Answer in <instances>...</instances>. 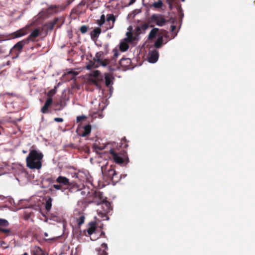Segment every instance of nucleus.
I'll return each instance as SVG.
<instances>
[{"label": "nucleus", "mask_w": 255, "mask_h": 255, "mask_svg": "<svg viewBox=\"0 0 255 255\" xmlns=\"http://www.w3.org/2000/svg\"><path fill=\"white\" fill-rule=\"evenodd\" d=\"M159 57V53L157 50L154 49L151 51L150 54L148 57V61L150 63L156 62Z\"/></svg>", "instance_id": "obj_17"}, {"label": "nucleus", "mask_w": 255, "mask_h": 255, "mask_svg": "<svg viewBox=\"0 0 255 255\" xmlns=\"http://www.w3.org/2000/svg\"><path fill=\"white\" fill-rule=\"evenodd\" d=\"M151 6L155 8H160L163 6V2L161 0H158L157 1L153 2Z\"/></svg>", "instance_id": "obj_28"}, {"label": "nucleus", "mask_w": 255, "mask_h": 255, "mask_svg": "<svg viewBox=\"0 0 255 255\" xmlns=\"http://www.w3.org/2000/svg\"><path fill=\"white\" fill-rule=\"evenodd\" d=\"M110 63V61L109 59H104L103 60H101L99 62V64L100 65H102L104 67H105L108 65Z\"/></svg>", "instance_id": "obj_35"}, {"label": "nucleus", "mask_w": 255, "mask_h": 255, "mask_svg": "<svg viewBox=\"0 0 255 255\" xmlns=\"http://www.w3.org/2000/svg\"><path fill=\"white\" fill-rule=\"evenodd\" d=\"M118 68H119V66H110L109 67V70L112 71L116 70Z\"/></svg>", "instance_id": "obj_46"}, {"label": "nucleus", "mask_w": 255, "mask_h": 255, "mask_svg": "<svg viewBox=\"0 0 255 255\" xmlns=\"http://www.w3.org/2000/svg\"><path fill=\"white\" fill-rule=\"evenodd\" d=\"M54 240V238H52V239H47L46 240L47 241H52V240Z\"/></svg>", "instance_id": "obj_56"}, {"label": "nucleus", "mask_w": 255, "mask_h": 255, "mask_svg": "<svg viewBox=\"0 0 255 255\" xmlns=\"http://www.w3.org/2000/svg\"><path fill=\"white\" fill-rule=\"evenodd\" d=\"M42 250L41 249L38 247H35L31 250V255H42Z\"/></svg>", "instance_id": "obj_25"}, {"label": "nucleus", "mask_w": 255, "mask_h": 255, "mask_svg": "<svg viewBox=\"0 0 255 255\" xmlns=\"http://www.w3.org/2000/svg\"><path fill=\"white\" fill-rule=\"evenodd\" d=\"M88 27L86 25H82L80 28L81 32L83 34L86 33L88 31Z\"/></svg>", "instance_id": "obj_39"}, {"label": "nucleus", "mask_w": 255, "mask_h": 255, "mask_svg": "<svg viewBox=\"0 0 255 255\" xmlns=\"http://www.w3.org/2000/svg\"><path fill=\"white\" fill-rule=\"evenodd\" d=\"M9 225L8 222L3 219H0V226L6 227Z\"/></svg>", "instance_id": "obj_37"}, {"label": "nucleus", "mask_w": 255, "mask_h": 255, "mask_svg": "<svg viewBox=\"0 0 255 255\" xmlns=\"http://www.w3.org/2000/svg\"><path fill=\"white\" fill-rule=\"evenodd\" d=\"M89 228L87 232L88 236H91L93 234H96L97 223L96 222H91L88 224Z\"/></svg>", "instance_id": "obj_13"}, {"label": "nucleus", "mask_w": 255, "mask_h": 255, "mask_svg": "<svg viewBox=\"0 0 255 255\" xmlns=\"http://www.w3.org/2000/svg\"><path fill=\"white\" fill-rule=\"evenodd\" d=\"M91 131V126L89 124L85 126L83 130L79 129L78 134L82 137H85L90 133Z\"/></svg>", "instance_id": "obj_14"}, {"label": "nucleus", "mask_w": 255, "mask_h": 255, "mask_svg": "<svg viewBox=\"0 0 255 255\" xmlns=\"http://www.w3.org/2000/svg\"><path fill=\"white\" fill-rule=\"evenodd\" d=\"M66 103L63 102L62 101H60L57 103L56 106H59V107L56 109V110L60 111L65 106Z\"/></svg>", "instance_id": "obj_33"}, {"label": "nucleus", "mask_w": 255, "mask_h": 255, "mask_svg": "<svg viewBox=\"0 0 255 255\" xmlns=\"http://www.w3.org/2000/svg\"><path fill=\"white\" fill-rule=\"evenodd\" d=\"M89 81L95 85L98 88H101V86L100 84V82L102 81L100 79L95 78L92 77H89Z\"/></svg>", "instance_id": "obj_20"}, {"label": "nucleus", "mask_w": 255, "mask_h": 255, "mask_svg": "<svg viewBox=\"0 0 255 255\" xmlns=\"http://www.w3.org/2000/svg\"><path fill=\"white\" fill-rule=\"evenodd\" d=\"M171 31H173L176 29V26L172 25H171Z\"/></svg>", "instance_id": "obj_52"}, {"label": "nucleus", "mask_w": 255, "mask_h": 255, "mask_svg": "<svg viewBox=\"0 0 255 255\" xmlns=\"http://www.w3.org/2000/svg\"><path fill=\"white\" fill-rule=\"evenodd\" d=\"M90 77L103 80V77L100 75V72L98 70H95L91 73L90 75Z\"/></svg>", "instance_id": "obj_27"}, {"label": "nucleus", "mask_w": 255, "mask_h": 255, "mask_svg": "<svg viewBox=\"0 0 255 255\" xmlns=\"http://www.w3.org/2000/svg\"><path fill=\"white\" fill-rule=\"evenodd\" d=\"M103 54V52H97L96 54L95 58L93 59V61H90L86 65L87 69H91L93 68H98L99 66V62L102 60L101 57Z\"/></svg>", "instance_id": "obj_8"}, {"label": "nucleus", "mask_w": 255, "mask_h": 255, "mask_svg": "<svg viewBox=\"0 0 255 255\" xmlns=\"http://www.w3.org/2000/svg\"><path fill=\"white\" fill-rule=\"evenodd\" d=\"M101 32V29L100 27L95 28L91 32V37L92 39L98 38Z\"/></svg>", "instance_id": "obj_21"}, {"label": "nucleus", "mask_w": 255, "mask_h": 255, "mask_svg": "<svg viewBox=\"0 0 255 255\" xmlns=\"http://www.w3.org/2000/svg\"><path fill=\"white\" fill-rule=\"evenodd\" d=\"M114 79V78L111 74L107 73L105 74V84L107 87H110V92L113 89V87L111 86L113 84Z\"/></svg>", "instance_id": "obj_12"}, {"label": "nucleus", "mask_w": 255, "mask_h": 255, "mask_svg": "<svg viewBox=\"0 0 255 255\" xmlns=\"http://www.w3.org/2000/svg\"><path fill=\"white\" fill-rule=\"evenodd\" d=\"M56 182L57 183L64 186H67V188L69 189L70 192H73V190L75 189L76 191H79L78 186L77 184L72 185L69 181V179L66 177L59 176L56 179Z\"/></svg>", "instance_id": "obj_5"}, {"label": "nucleus", "mask_w": 255, "mask_h": 255, "mask_svg": "<svg viewBox=\"0 0 255 255\" xmlns=\"http://www.w3.org/2000/svg\"><path fill=\"white\" fill-rule=\"evenodd\" d=\"M107 21H112V22H113L112 25L111 26H110L109 27H108V28L111 29L114 26V23L116 21V17L113 14H108L107 15Z\"/></svg>", "instance_id": "obj_24"}, {"label": "nucleus", "mask_w": 255, "mask_h": 255, "mask_svg": "<svg viewBox=\"0 0 255 255\" xmlns=\"http://www.w3.org/2000/svg\"><path fill=\"white\" fill-rule=\"evenodd\" d=\"M113 52H114V58L117 57L119 55L118 51L117 49H114L113 50Z\"/></svg>", "instance_id": "obj_47"}, {"label": "nucleus", "mask_w": 255, "mask_h": 255, "mask_svg": "<svg viewBox=\"0 0 255 255\" xmlns=\"http://www.w3.org/2000/svg\"><path fill=\"white\" fill-rule=\"evenodd\" d=\"M141 27H140V26H137V27L136 28V33L137 34H139L141 33Z\"/></svg>", "instance_id": "obj_49"}, {"label": "nucleus", "mask_w": 255, "mask_h": 255, "mask_svg": "<svg viewBox=\"0 0 255 255\" xmlns=\"http://www.w3.org/2000/svg\"><path fill=\"white\" fill-rule=\"evenodd\" d=\"M64 8L62 6L57 5H51L45 10L39 12L38 18L44 19L48 17L50 15L62 11Z\"/></svg>", "instance_id": "obj_3"}, {"label": "nucleus", "mask_w": 255, "mask_h": 255, "mask_svg": "<svg viewBox=\"0 0 255 255\" xmlns=\"http://www.w3.org/2000/svg\"><path fill=\"white\" fill-rule=\"evenodd\" d=\"M121 147L124 148H126L128 147V144L126 139V137H124L122 140Z\"/></svg>", "instance_id": "obj_38"}, {"label": "nucleus", "mask_w": 255, "mask_h": 255, "mask_svg": "<svg viewBox=\"0 0 255 255\" xmlns=\"http://www.w3.org/2000/svg\"><path fill=\"white\" fill-rule=\"evenodd\" d=\"M101 248L97 250L98 255H108L106 250H108V245L106 243H103L101 245Z\"/></svg>", "instance_id": "obj_19"}, {"label": "nucleus", "mask_w": 255, "mask_h": 255, "mask_svg": "<svg viewBox=\"0 0 255 255\" xmlns=\"http://www.w3.org/2000/svg\"><path fill=\"white\" fill-rule=\"evenodd\" d=\"M111 158L115 162L119 164H122L124 163L127 164L129 162L127 152L124 149L111 148L110 150Z\"/></svg>", "instance_id": "obj_2"}, {"label": "nucleus", "mask_w": 255, "mask_h": 255, "mask_svg": "<svg viewBox=\"0 0 255 255\" xmlns=\"http://www.w3.org/2000/svg\"><path fill=\"white\" fill-rule=\"evenodd\" d=\"M128 45L125 42H123L120 45V49L123 51H127L128 49Z\"/></svg>", "instance_id": "obj_34"}, {"label": "nucleus", "mask_w": 255, "mask_h": 255, "mask_svg": "<svg viewBox=\"0 0 255 255\" xmlns=\"http://www.w3.org/2000/svg\"><path fill=\"white\" fill-rule=\"evenodd\" d=\"M90 237V239L92 241H96L100 238V235H97L96 234H93L92 236H91Z\"/></svg>", "instance_id": "obj_42"}, {"label": "nucleus", "mask_w": 255, "mask_h": 255, "mask_svg": "<svg viewBox=\"0 0 255 255\" xmlns=\"http://www.w3.org/2000/svg\"><path fill=\"white\" fill-rule=\"evenodd\" d=\"M56 87H55L53 89L50 90L47 94L48 99H52L53 96L56 93Z\"/></svg>", "instance_id": "obj_29"}, {"label": "nucleus", "mask_w": 255, "mask_h": 255, "mask_svg": "<svg viewBox=\"0 0 255 255\" xmlns=\"http://www.w3.org/2000/svg\"><path fill=\"white\" fill-rule=\"evenodd\" d=\"M94 146L95 149L98 148L99 150H102L103 149V148L99 147L97 145H94Z\"/></svg>", "instance_id": "obj_54"}, {"label": "nucleus", "mask_w": 255, "mask_h": 255, "mask_svg": "<svg viewBox=\"0 0 255 255\" xmlns=\"http://www.w3.org/2000/svg\"><path fill=\"white\" fill-rule=\"evenodd\" d=\"M53 187L56 189V190H62V186L60 184H54L53 185Z\"/></svg>", "instance_id": "obj_45"}, {"label": "nucleus", "mask_w": 255, "mask_h": 255, "mask_svg": "<svg viewBox=\"0 0 255 255\" xmlns=\"http://www.w3.org/2000/svg\"><path fill=\"white\" fill-rule=\"evenodd\" d=\"M99 235H100V237L102 236H103L104 237H106L105 232L103 231H102L101 233H100V234H99Z\"/></svg>", "instance_id": "obj_53"}, {"label": "nucleus", "mask_w": 255, "mask_h": 255, "mask_svg": "<svg viewBox=\"0 0 255 255\" xmlns=\"http://www.w3.org/2000/svg\"><path fill=\"white\" fill-rule=\"evenodd\" d=\"M131 60L128 58H123L119 61V65L123 68V70L129 68Z\"/></svg>", "instance_id": "obj_16"}, {"label": "nucleus", "mask_w": 255, "mask_h": 255, "mask_svg": "<svg viewBox=\"0 0 255 255\" xmlns=\"http://www.w3.org/2000/svg\"><path fill=\"white\" fill-rule=\"evenodd\" d=\"M108 176L110 178L113 182H118L119 178L117 172L114 169H110L108 171Z\"/></svg>", "instance_id": "obj_15"}, {"label": "nucleus", "mask_w": 255, "mask_h": 255, "mask_svg": "<svg viewBox=\"0 0 255 255\" xmlns=\"http://www.w3.org/2000/svg\"><path fill=\"white\" fill-rule=\"evenodd\" d=\"M159 29L157 28H153L149 33L148 39L150 40L153 39L155 38L157 32H158Z\"/></svg>", "instance_id": "obj_23"}, {"label": "nucleus", "mask_w": 255, "mask_h": 255, "mask_svg": "<svg viewBox=\"0 0 255 255\" xmlns=\"http://www.w3.org/2000/svg\"><path fill=\"white\" fill-rule=\"evenodd\" d=\"M74 0H67V5L70 4Z\"/></svg>", "instance_id": "obj_55"}, {"label": "nucleus", "mask_w": 255, "mask_h": 255, "mask_svg": "<svg viewBox=\"0 0 255 255\" xmlns=\"http://www.w3.org/2000/svg\"><path fill=\"white\" fill-rule=\"evenodd\" d=\"M102 193L101 192H100V191H98V192H94L92 195H93V200L91 201L92 203H94V201L95 200H99V198L98 197H97L96 195V193Z\"/></svg>", "instance_id": "obj_41"}, {"label": "nucleus", "mask_w": 255, "mask_h": 255, "mask_svg": "<svg viewBox=\"0 0 255 255\" xmlns=\"http://www.w3.org/2000/svg\"><path fill=\"white\" fill-rule=\"evenodd\" d=\"M84 193V192L83 191H82L81 192V194H83Z\"/></svg>", "instance_id": "obj_60"}, {"label": "nucleus", "mask_w": 255, "mask_h": 255, "mask_svg": "<svg viewBox=\"0 0 255 255\" xmlns=\"http://www.w3.org/2000/svg\"><path fill=\"white\" fill-rule=\"evenodd\" d=\"M182 0V1H185V0Z\"/></svg>", "instance_id": "obj_61"}, {"label": "nucleus", "mask_w": 255, "mask_h": 255, "mask_svg": "<svg viewBox=\"0 0 255 255\" xmlns=\"http://www.w3.org/2000/svg\"><path fill=\"white\" fill-rule=\"evenodd\" d=\"M140 27L141 28V30H145L148 27V24L147 23H143L140 25Z\"/></svg>", "instance_id": "obj_44"}, {"label": "nucleus", "mask_w": 255, "mask_h": 255, "mask_svg": "<svg viewBox=\"0 0 255 255\" xmlns=\"http://www.w3.org/2000/svg\"><path fill=\"white\" fill-rule=\"evenodd\" d=\"M52 198L50 197H48L46 200L45 202V209L47 211H49L52 206Z\"/></svg>", "instance_id": "obj_26"}, {"label": "nucleus", "mask_w": 255, "mask_h": 255, "mask_svg": "<svg viewBox=\"0 0 255 255\" xmlns=\"http://www.w3.org/2000/svg\"><path fill=\"white\" fill-rule=\"evenodd\" d=\"M136 0H130V1L128 3V5H131L135 2Z\"/></svg>", "instance_id": "obj_51"}, {"label": "nucleus", "mask_w": 255, "mask_h": 255, "mask_svg": "<svg viewBox=\"0 0 255 255\" xmlns=\"http://www.w3.org/2000/svg\"><path fill=\"white\" fill-rule=\"evenodd\" d=\"M127 41L128 42H132L135 40V37H133L132 35V33L131 32H127Z\"/></svg>", "instance_id": "obj_30"}, {"label": "nucleus", "mask_w": 255, "mask_h": 255, "mask_svg": "<svg viewBox=\"0 0 255 255\" xmlns=\"http://www.w3.org/2000/svg\"><path fill=\"white\" fill-rule=\"evenodd\" d=\"M53 102L52 99H47L41 109V112L43 114H46L48 113V108L52 105Z\"/></svg>", "instance_id": "obj_18"}, {"label": "nucleus", "mask_w": 255, "mask_h": 255, "mask_svg": "<svg viewBox=\"0 0 255 255\" xmlns=\"http://www.w3.org/2000/svg\"><path fill=\"white\" fill-rule=\"evenodd\" d=\"M96 195L97 197L99 198V200L97 201L95 200L94 201V204L97 205L103 204L104 205V210L107 213H109L111 210H112L111 203L106 200V198H104L103 193H96Z\"/></svg>", "instance_id": "obj_4"}, {"label": "nucleus", "mask_w": 255, "mask_h": 255, "mask_svg": "<svg viewBox=\"0 0 255 255\" xmlns=\"http://www.w3.org/2000/svg\"><path fill=\"white\" fill-rule=\"evenodd\" d=\"M0 232L4 233L6 236L11 235L12 234L11 231L8 229L0 228Z\"/></svg>", "instance_id": "obj_36"}, {"label": "nucleus", "mask_w": 255, "mask_h": 255, "mask_svg": "<svg viewBox=\"0 0 255 255\" xmlns=\"http://www.w3.org/2000/svg\"><path fill=\"white\" fill-rule=\"evenodd\" d=\"M87 118V117L84 115H82L80 116H78L77 117L76 120L77 122L79 123L81 122L83 120L86 119Z\"/></svg>", "instance_id": "obj_40"}, {"label": "nucleus", "mask_w": 255, "mask_h": 255, "mask_svg": "<svg viewBox=\"0 0 255 255\" xmlns=\"http://www.w3.org/2000/svg\"><path fill=\"white\" fill-rule=\"evenodd\" d=\"M150 22H154L156 25L162 26L166 23V20L163 15L159 14H153L150 18Z\"/></svg>", "instance_id": "obj_9"}, {"label": "nucleus", "mask_w": 255, "mask_h": 255, "mask_svg": "<svg viewBox=\"0 0 255 255\" xmlns=\"http://www.w3.org/2000/svg\"><path fill=\"white\" fill-rule=\"evenodd\" d=\"M166 1L168 3V4L170 6H171V5H172L173 2L174 1V0H166Z\"/></svg>", "instance_id": "obj_50"}, {"label": "nucleus", "mask_w": 255, "mask_h": 255, "mask_svg": "<svg viewBox=\"0 0 255 255\" xmlns=\"http://www.w3.org/2000/svg\"><path fill=\"white\" fill-rule=\"evenodd\" d=\"M44 236L46 237H48V234L47 233H44Z\"/></svg>", "instance_id": "obj_57"}, {"label": "nucleus", "mask_w": 255, "mask_h": 255, "mask_svg": "<svg viewBox=\"0 0 255 255\" xmlns=\"http://www.w3.org/2000/svg\"><path fill=\"white\" fill-rule=\"evenodd\" d=\"M63 21L61 17H56L53 20L49 21L43 25V28L46 31H52L56 25L57 28H59Z\"/></svg>", "instance_id": "obj_6"}, {"label": "nucleus", "mask_w": 255, "mask_h": 255, "mask_svg": "<svg viewBox=\"0 0 255 255\" xmlns=\"http://www.w3.org/2000/svg\"><path fill=\"white\" fill-rule=\"evenodd\" d=\"M85 216L84 215H81L78 219H77L78 226H81L85 222Z\"/></svg>", "instance_id": "obj_32"}, {"label": "nucleus", "mask_w": 255, "mask_h": 255, "mask_svg": "<svg viewBox=\"0 0 255 255\" xmlns=\"http://www.w3.org/2000/svg\"><path fill=\"white\" fill-rule=\"evenodd\" d=\"M22 255H28V253H24L23 254H22Z\"/></svg>", "instance_id": "obj_58"}, {"label": "nucleus", "mask_w": 255, "mask_h": 255, "mask_svg": "<svg viewBox=\"0 0 255 255\" xmlns=\"http://www.w3.org/2000/svg\"><path fill=\"white\" fill-rule=\"evenodd\" d=\"M41 32L40 28H36L32 31L30 35L24 39L28 43L29 41L34 42L37 37L40 36Z\"/></svg>", "instance_id": "obj_10"}, {"label": "nucleus", "mask_w": 255, "mask_h": 255, "mask_svg": "<svg viewBox=\"0 0 255 255\" xmlns=\"http://www.w3.org/2000/svg\"><path fill=\"white\" fill-rule=\"evenodd\" d=\"M163 44V36L159 35L157 39L154 42V46L156 48H159L162 46Z\"/></svg>", "instance_id": "obj_22"}, {"label": "nucleus", "mask_w": 255, "mask_h": 255, "mask_svg": "<svg viewBox=\"0 0 255 255\" xmlns=\"http://www.w3.org/2000/svg\"><path fill=\"white\" fill-rule=\"evenodd\" d=\"M105 22V16L104 14H102L101 16L100 19L97 20V23L99 26H102Z\"/></svg>", "instance_id": "obj_31"}, {"label": "nucleus", "mask_w": 255, "mask_h": 255, "mask_svg": "<svg viewBox=\"0 0 255 255\" xmlns=\"http://www.w3.org/2000/svg\"><path fill=\"white\" fill-rule=\"evenodd\" d=\"M30 25H26L25 27L15 31L13 33L14 38H18L27 34L29 31Z\"/></svg>", "instance_id": "obj_11"}, {"label": "nucleus", "mask_w": 255, "mask_h": 255, "mask_svg": "<svg viewBox=\"0 0 255 255\" xmlns=\"http://www.w3.org/2000/svg\"><path fill=\"white\" fill-rule=\"evenodd\" d=\"M22 152H23V153H26V151L23 150L22 151Z\"/></svg>", "instance_id": "obj_59"}, {"label": "nucleus", "mask_w": 255, "mask_h": 255, "mask_svg": "<svg viewBox=\"0 0 255 255\" xmlns=\"http://www.w3.org/2000/svg\"><path fill=\"white\" fill-rule=\"evenodd\" d=\"M26 44L27 43L24 39L17 42L11 49L10 51L11 54L14 55V58H17Z\"/></svg>", "instance_id": "obj_7"}, {"label": "nucleus", "mask_w": 255, "mask_h": 255, "mask_svg": "<svg viewBox=\"0 0 255 255\" xmlns=\"http://www.w3.org/2000/svg\"><path fill=\"white\" fill-rule=\"evenodd\" d=\"M72 255V254H71V255Z\"/></svg>", "instance_id": "obj_62"}, {"label": "nucleus", "mask_w": 255, "mask_h": 255, "mask_svg": "<svg viewBox=\"0 0 255 255\" xmlns=\"http://www.w3.org/2000/svg\"><path fill=\"white\" fill-rule=\"evenodd\" d=\"M43 155L40 151L30 150L26 158V166L31 169H40L42 167V160Z\"/></svg>", "instance_id": "obj_1"}, {"label": "nucleus", "mask_w": 255, "mask_h": 255, "mask_svg": "<svg viewBox=\"0 0 255 255\" xmlns=\"http://www.w3.org/2000/svg\"><path fill=\"white\" fill-rule=\"evenodd\" d=\"M0 244L1 247L4 249L7 248L8 247V245H7V244L6 243V242H5L4 241H0Z\"/></svg>", "instance_id": "obj_43"}, {"label": "nucleus", "mask_w": 255, "mask_h": 255, "mask_svg": "<svg viewBox=\"0 0 255 255\" xmlns=\"http://www.w3.org/2000/svg\"><path fill=\"white\" fill-rule=\"evenodd\" d=\"M54 121L56 122H62L63 121V119L61 118H55L54 119Z\"/></svg>", "instance_id": "obj_48"}]
</instances>
